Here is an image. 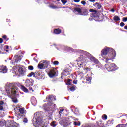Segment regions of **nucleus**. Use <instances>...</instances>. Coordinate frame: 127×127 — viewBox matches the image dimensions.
I'll use <instances>...</instances> for the list:
<instances>
[{
	"mask_svg": "<svg viewBox=\"0 0 127 127\" xmlns=\"http://www.w3.org/2000/svg\"><path fill=\"white\" fill-rule=\"evenodd\" d=\"M115 57H116V52L114 49H112V50L108 53V54L104 57L105 62L106 63H111V62H113L114 59H115Z\"/></svg>",
	"mask_w": 127,
	"mask_h": 127,
	"instance_id": "f257e3e1",
	"label": "nucleus"
},
{
	"mask_svg": "<svg viewBox=\"0 0 127 127\" xmlns=\"http://www.w3.org/2000/svg\"><path fill=\"white\" fill-rule=\"evenodd\" d=\"M105 68L108 72H114L117 70V66L116 64L114 63H108L105 64Z\"/></svg>",
	"mask_w": 127,
	"mask_h": 127,
	"instance_id": "f03ea898",
	"label": "nucleus"
},
{
	"mask_svg": "<svg viewBox=\"0 0 127 127\" xmlns=\"http://www.w3.org/2000/svg\"><path fill=\"white\" fill-rule=\"evenodd\" d=\"M18 71L19 73V76H20V77L26 76L27 70L25 67L22 66L19 67Z\"/></svg>",
	"mask_w": 127,
	"mask_h": 127,
	"instance_id": "7ed1b4c3",
	"label": "nucleus"
},
{
	"mask_svg": "<svg viewBox=\"0 0 127 127\" xmlns=\"http://www.w3.org/2000/svg\"><path fill=\"white\" fill-rule=\"evenodd\" d=\"M76 61H77L78 62H80L82 64L88 63V62H89V59L83 55H80Z\"/></svg>",
	"mask_w": 127,
	"mask_h": 127,
	"instance_id": "20e7f679",
	"label": "nucleus"
},
{
	"mask_svg": "<svg viewBox=\"0 0 127 127\" xmlns=\"http://www.w3.org/2000/svg\"><path fill=\"white\" fill-rule=\"evenodd\" d=\"M112 50V48H107L106 49H104L102 50L101 51V56H107V55L108 54V53L111 52V51Z\"/></svg>",
	"mask_w": 127,
	"mask_h": 127,
	"instance_id": "39448f33",
	"label": "nucleus"
},
{
	"mask_svg": "<svg viewBox=\"0 0 127 127\" xmlns=\"http://www.w3.org/2000/svg\"><path fill=\"white\" fill-rule=\"evenodd\" d=\"M33 80L31 79H27L25 82V85L27 88H28L29 87H32V86H33Z\"/></svg>",
	"mask_w": 127,
	"mask_h": 127,
	"instance_id": "423d86ee",
	"label": "nucleus"
},
{
	"mask_svg": "<svg viewBox=\"0 0 127 127\" xmlns=\"http://www.w3.org/2000/svg\"><path fill=\"white\" fill-rule=\"evenodd\" d=\"M20 60H21V56L15 55L13 58V61L14 62H12V64H13V63H17V62H19Z\"/></svg>",
	"mask_w": 127,
	"mask_h": 127,
	"instance_id": "0eeeda50",
	"label": "nucleus"
},
{
	"mask_svg": "<svg viewBox=\"0 0 127 127\" xmlns=\"http://www.w3.org/2000/svg\"><path fill=\"white\" fill-rule=\"evenodd\" d=\"M83 70L84 71V72H79L78 73V75H80L81 78H83L84 76H85V74L88 73V71H91V68L86 67L85 68H83Z\"/></svg>",
	"mask_w": 127,
	"mask_h": 127,
	"instance_id": "6e6552de",
	"label": "nucleus"
},
{
	"mask_svg": "<svg viewBox=\"0 0 127 127\" xmlns=\"http://www.w3.org/2000/svg\"><path fill=\"white\" fill-rule=\"evenodd\" d=\"M90 60L93 62V63H95L96 64H99L100 62L99 61V60H98L97 58H96L95 57L91 56L89 58Z\"/></svg>",
	"mask_w": 127,
	"mask_h": 127,
	"instance_id": "1a4fd4ad",
	"label": "nucleus"
},
{
	"mask_svg": "<svg viewBox=\"0 0 127 127\" xmlns=\"http://www.w3.org/2000/svg\"><path fill=\"white\" fill-rule=\"evenodd\" d=\"M48 75L50 78H53V77L56 75V72L54 70V69H51Z\"/></svg>",
	"mask_w": 127,
	"mask_h": 127,
	"instance_id": "9d476101",
	"label": "nucleus"
},
{
	"mask_svg": "<svg viewBox=\"0 0 127 127\" xmlns=\"http://www.w3.org/2000/svg\"><path fill=\"white\" fill-rule=\"evenodd\" d=\"M7 72V68H6V66H4L3 65L0 66V73H3V74H5V73Z\"/></svg>",
	"mask_w": 127,
	"mask_h": 127,
	"instance_id": "9b49d317",
	"label": "nucleus"
},
{
	"mask_svg": "<svg viewBox=\"0 0 127 127\" xmlns=\"http://www.w3.org/2000/svg\"><path fill=\"white\" fill-rule=\"evenodd\" d=\"M88 13H89V11L87 10V9H86V8H82L80 15L87 16L88 15Z\"/></svg>",
	"mask_w": 127,
	"mask_h": 127,
	"instance_id": "f8f14e48",
	"label": "nucleus"
},
{
	"mask_svg": "<svg viewBox=\"0 0 127 127\" xmlns=\"http://www.w3.org/2000/svg\"><path fill=\"white\" fill-rule=\"evenodd\" d=\"M91 17H93L94 20H96L97 19H99V15H98V12H94V13H92L91 14Z\"/></svg>",
	"mask_w": 127,
	"mask_h": 127,
	"instance_id": "ddd939ff",
	"label": "nucleus"
},
{
	"mask_svg": "<svg viewBox=\"0 0 127 127\" xmlns=\"http://www.w3.org/2000/svg\"><path fill=\"white\" fill-rule=\"evenodd\" d=\"M70 72H71V70H68V69H65L64 71L63 72H62V74L64 75V76H68V75H70V74H71L70 73Z\"/></svg>",
	"mask_w": 127,
	"mask_h": 127,
	"instance_id": "4468645a",
	"label": "nucleus"
},
{
	"mask_svg": "<svg viewBox=\"0 0 127 127\" xmlns=\"http://www.w3.org/2000/svg\"><path fill=\"white\" fill-rule=\"evenodd\" d=\"M49 62L47 61H44L43 62V65L44 66V69H46L48 67V65H49Z\"/></svg>",
	"mask_w": 127,
	"mask_h": 127,
	"instance_id": "2eb2a0df",
	"label": "nucleus"
},
{
	"mask_svg": "<svg viewBox=\"0 0 127 127\" xmlns=\"http://www.w3.org/2000/svg\"><path fill=\"white\" fill-rule=\"evenodd\" d=\"M53 33H54V34H60V33H61V29L59 28L55 29Z\"/></svg>",
	"mask_w": 127,
	"mask_h": 127,
	"instance_id": "dca6fc26",
	"label": "nucleus"
},
{
	"mask_svg": "<svg viewBox=\"0 0 127 127\" xmlns=\"http://www.w3.org/2000/svg\"><path fill=\"white\" fill-rule=\"evenodd\" d=\"M74 10L75 11H76V12H78V13L81 15V13L82 12V8H80L79 7H75L74 8Z\"/></svg>",
	"mask_w": 127,
	"mask_h": 127,
	"instance_id": "f3484780",
	"label": "nucleus"
},
{
	"mask_svg": "<svg viewBox=\"0 0 127 127\" xmlns=\"http://www.w3.org/2000/svg\"><path fill=\"white\" fill-rule=\"evenodd\" d=\"M21 89L25 93H28V89L25 87L24 85H21Z\"/></svg>",
	"mask_w": 127,
	"mask_h": 127,
	"instance_id": "a211bd4d",
	"label": "nucleus"
},
{
	"mask_svg": "<svg viewBox=\"0 0 127 127\" xmlns=\"http://www.w3.org/2000/svg\"><path fill=\"white\" fill-rule=\"evenodd\" d=\"M38 69H40V70H42V69H45V68H44V66L43 65V63L39 64L38 65Z\"/></svg>",
	"mask_w": 127,
	"mask_h": 127,
	"instance_id": "6ab92c4d",
	"label": "nucleus"
},
{
	"mask_svg": "<svg viewBox=\"0 0 127 127\" xmlns=\"http://www.w3.org/2000/svg\"><path fill=\"white\" fill-rule=\"evenodd\" d=\"M16 89V87L13 86L11 88V93L12 94H13L14 95H15V94L16 93V90H15Z\"/></svg>",
	"mask_w": 127,
	"mask_h": 127,
	"instance_id": "aec40b11",
	"label": "nucleus"
},
{
	"mask_svg": "<svg viewBox=\"0 0 127 127\" xmlns=\"http://www.w3.org/2000/svg\"><path fill=\"white\" fill-rule=\"evenodd\" d=\"M5 125V120H2L0 121V127H3Z\"/></svg>",
	"mask_w": 127,
	"mask_h": 127,
	"instance_id": "412c9836",
	"label": "nucleus"
},
{
	"mask_svg": "<svg viewBox=\"0 0 127 127\" xmlns=\"http://www.w3.org/2000/svg\"><path fill=\"white\" fill-rule=\"evenodd\" d=\"M91 80H92V77H86V81L88 82H87L88 84H91Z\"/></svg>",
	"mask_w": 127,
	"mask_h": 127,
	"instance_id": "4be33fe9",
	"label": "nucleus"
},
{
	"mask_svg": "<svg viewBox=\"0 0 127 127\" xmlns=\"http://www.w3.org/2000/svg\"><path fill=\"white\" fill-rule=\"evenodd\" d=\"M35 77H38V79H41V74L40 73V72H37L35 74Z\"/></svg>",
	"mask_w": 127,
	"mask_h": 127,
	"instance_id": "5701e85b",
	"label": "nucleus"
},
{
	"mask_svg": "<svg viewBox=\"0 0 127 127\" xmlns=\"http://www.w3.org/2000/svg\"><path fill=\"white\" fill-rule=\"evenodd\" d=\"M73 125L74 126H81V122L80 121H74Z\"/></svg>",
	"mask_w": 127,
	"mask_h": 127,
	"instance_id": "b1692460",
	"label": "nucleus"
},
{
	"mask_svg": "<svg viewBox=\"0 0 127 127\" xmlns=\"http://www.w3.org/2000/svg\"><path fill=\"white\" fill-rule=\"evenodd\" d=\"M113 20H115V21H119L120 20V17L118 16H114L113 17Z\"/></svg>",
	"mask_w": 127,
	"mask_h": 127,
	"instance_id": "393cba45",
	"label": "nucleus"
},
{
	"mask_svg": "<svg viewBox=\"0 0 127 127\" xmlns=\"http://www.w3.org/2000/svg\"><path fill=\"white\" fill-rule=\"evenodd\" d=\"M19 112H20L21 115H23L24 114V108H20L19 109Z\"/></svg>",
	"mask_w": 127,
	"mask_h": 127,
	"instance_id": "a878e982",
	"label": "nucleus"
},
{
	"mask_svg": "<svg viewBox=\"0 0 127 127\" xmlns=\"http://www.w3.org/2000/svg\"><path fill=\"white\" fill-rule=\"evenodd\" d=\"M61 1L62 2L63 5H66V3H67V2H68L67 0H61Z\"/></svg>",
	"mask_w": 127,
	"mask_h": 127,
	"instance_id": "bb28decb",
	"label": "nucleus"
},
{
	"mask_svg": "<svg viewBox=\"0 0 127 127\" xmlns=\"http://www.w3.org/2000/svg\"><path fill=\"white\" fill-rule=\"evenodd\" d=\"M53 65L55 66H58V65H59V62L58 61H54V62H52Z\"/></svg>",
	"mask_w": 127,
	"mask_h": 127,
	"instance_id": "cd10ccee",
	"label": "nucleus"
},
{
	"mask_svg": "<svg viewBox=\"0 0 127 127\" xmlns=\"http://www.w3.org/2000/svg\"><path fill=\"white\" fill-rule=\"evenodd\" d=\"M2 37L5 41H8V40H9V38L7 37V36H6V35H3Z\"/></svg>",
	"mask_w": 127,
	"mask_h": 127,
	"instance_id": "c85d7f7f",
	"label": "nucleus"
},
{
	"mask_svg": "<svg viewBox=\"0 0 127 127\" xmlns=\"http://www.w3.org/2000/svg\"><path fill=\"white\" fill-rule=\"evenodd\" d=\"M12 101L13 102V103H15L16 104L17 103H18V100H17V98L14 97L12 98Z\"/></svg>",
	"mask_w": 127,
	"mask_h": 127,
	"instance_id": "c756f323",
	"label": "nucleus"
},
{
	"mask_svg": "<svg viewBox=\"0 0 127 127\" xmlns=\"http://www.w3.org/2000/svg\"><path fill=\"white\" fill-rule=\"evenodd\" d=\"M32 76L35 77V73H34V72H31L27 75V77H32Z\"/></svg>",
	"mask_w": 127,
	"mask_h": 127,
	"instance_id": "7c9ffc66",
	"label": "nucleus"
},
{
	"mask_svg": "<svg viewBox=\"0 0 127 127\" xmlns=\"http://www.w3.org/2000/svg\"><path fill=\"white\" fill-rule=\"evenodd\" d=\"M54 97L52 95H50L48 97V100H49V101H53V99H54Z\"/></svg>",
	"mask_w": 127,
	"mask_h": 127,
	"instance_id": "2f4dec72",
	"label": "nucleus"
},
{
	"mask_svg": "<svg viewBox=\"0 0 127 127\" xmlns=\"http://www.w3.org/2000/svg\"><path fill=\"white\" fill-rule=\"evenodd\" d=\"M102 118L103 120H107V119H108V116H107V115L104 114L102 115Z\"/></svg>",
	"mask_w": 127,
	"mask_h": 127,
	"instance_id": "473e14b6",
	"label": "nucleus"
},
{
	"mask_svg": "<svg viewBox=\"0 0 127 127\" xmlns=\"http://www.w3.org/2000/svg\"><path fill=\"white\" fill-rule=\"evenodd\" d=\"M9 48V47L7 45H6L4 46V50L6 51V52H8L9 51L8 50H6V49H8Z\"/></svg>",
	"mask_w": 127,
	"mask_h": 127,
	"instance_id": "72a5a7b5",
	"label": "nucleus"
},
{
	"mask_svg": "<svg viewBox=\"0 0 127 127\" xmlns=\"http://www.w3.org/2000/svg\"><path fill=\"white\" fill-rule=\"evenodd\" d=\"M70 90L71 92H74L76 90L75 86H72L70 88Z\"/></svg>",
	"mask_w": 127,
	"mask_h": 127,
	"instance_id": "f704fd0d",
	"label": "nucleus"
},
{
	"mask_svg": "<svg viewBox=\"0 0 127 127\" xmlns=\"http://www.w3.org/2000/svg\"><path fill=\"white\" fill-rule=\"evenodd\" d=\"M96 4H97V8L100 9L102 7V5L100 4L99 3H96Z\"/></svg>",
	"mask_w": 127,
	"mask_h": 127,
	"instance_id": "c9c22d12",
	"label": "nucleus"
},
{
	"mask_svg": "<svg viewBox=\"0 0 127 127\" xmlns=\"http://www.w3.org/2000/svg\"><path fill=\"white\" fill-rule=\"evenodd\" d=\"M90 12H92L93 13H94L95 12H98V11L96 10H94L93 9H90L89 10Z\"/></svg>",
	"mask_w": 127,
	"mask_h": 127,
	"instance_id": "e433bc0d",
	"label": "nucleus"
},
{
	"mask_svg": "<svg viewBox=\"0 0 127 127\" xmlns=\"http://www.w3.org/2000/svg\"><path fill=\"white\" fill-rule=\"evenodd\" d=\"M96 69H101V68H102V64H100L99 65H96Z\"/></svg>",
	"mask_w": 127,
	"mask_h": 127,
	"instance_id": "4c0bfd02",
	"label": "nucleus"
},
{
	"mask_svg": "<svg viewBox=\"0 0 127 127\" xmlns=\"http://www.w3.org/2000/svg\"><path fill=\"white\" fill-rule=\"evenodd\" d=\"M71 82H72V80L69 79L67 81V82L66 83V85H71Z\"/></svg>",
	"mask_w": 127,
	"mask_h": 127,
	"instance_id": "58836bf2",
	"label": "nucleus"
},
{
	"mask_svg": "<svg viewBox=\"0 0 127 127\" xmlns=\"http://www.w3.org/2000/svg\"><path fill=\"white\" fill-rule=\"evenodd\" d=\"M62 112H64V109H62L60 110L59 112V114L60 116H61V114H62Z\"/></svg>",
	"mask_w": 127,
	"mask_h": 127,
	"instance_id": "ea45409f",
	"label": "nucleus"
},
{
	"mask_svg": "<svg viewBox=\"0 0 127 127\" xmlns=\"http://www.w3.org/2000/svg\"><path fill=\"white\" fill-rule=\"evenodd\" d=\"M34 68L32 66L30 65L28 66V69L30 70V71H33Z\"/></svg>",
	"mask_w": 127,
	"mask_h": 127,
	"instance_id": "a19ab883",
	"label": "nucleus"
},
{
	"mask_svg": "<svg viewBox=\"0 0 127 127\" xmlns=\"http://www.w3.org/2000/svg\"><path fill=\"white\" fill-rule=\"evenodd\" d=\"M122 21H123V22H126V21H127V17L123 18Z\"/></svg>",
	"mask_w": 127,
	"mask_h": 127,
	"instance_id": "79ce46f5",
	"label": "nucleus"
},
{
	"mask_svg": "<svg viewBox=\"0 0 127 127\" xmlns=\"http://www.w3.org/2000/svg\"><path fill=\"white\" fill-rule=\"evenodd\" d=\"M120 26H121V27H124V26H125V23L121 22L120 24Z\"/></svg>",
	"mask_w": 127,
	"mask_h": 127,
	"instance_id": "37998d69",
	"label": "nucleus"
},
{
	"mask_svg": "<svg viewBox=\"0 0 127 127\" xmlns=\"http://www.w3.org/2000/svg\"><path fill=\"white\" fill-rule=\"evenodd\" d=\"M23 122H24V123H27V122H28V120H27V118H24Z\"/></svg>",
	"mask_w": 127,
	"mask_h": 127,
	"instance_id": "c03bdc74",
	"label": "nucleus"
},
{
	"mask_svg": "<svg viewBox=\"0 0 127 127\" xmlns=\"http://www.w3.org/2000/svg\"><path fill=\"white\" fill-rule=\"evenodd\" d=\"M4 104V102L3 101H0V106H2Z\"/></svg>",
	"mask_w": 127,
	"mask_h": 127,
	"instance_id": "a18cd8bd",
	"label": "nucleus"
},
{
	"mask_svg": "<svg viewBox=\"0 0 127 127\" xmlns=\"http://www.w3.org/2000/svg\"><path fill=\"white\" fill-rule=\"evenodd\" d=\"M3 110V106L0 105V111H2Z\"/></svg>",
	"mask_w": 127,
	"mask_h": 127,
	"instance_id": "49530a36",
	"label": "nucleus"
},
{
	"mask_svg": "<svg viewBox=\"0 0 127 127\" xmlns=\"http://www.w3.org/2000/svg\"><path fill=\"white\" fill-rule=\"evenodd\" d=\"M81 4H83V5H85V4H86V1H82L81 2Z\"/></svg>",
	"mask_w": 127,
	"mask_h": 127,
	"instance_id": "de8ad7c7",
	"label": "nucleus"
},
{
	"mask_svg": "<svg viewBox=\"0 0 127 127\" xmlns=\"http://www.w3.org/2000/svg\"><path fill=\"white\" fill-rule=\"evenodd\" d=\"M29 90H30V91H32V92H34V90H33V89H32V87H31V86L29 87Z\"/></svg>",
	"mask_w": 127,
	"mask_h": 127,
	"instance_id": "09e8293b",
	"label": "nucleus"
},
{
	"mask_svg": "<svg viewBox=\"0 0 127 127\" xmlns=\"http://www.w3.org/2000/svg\"><path fill=\"white\" fill-rule=\"evenodd\" d=\"M8 87H9V88H10V87H13V84L11 83H9Z\"/></svg>",
	"mask_w": 127,
	"mask_h": 127,
	"instance_id": "8fccbe9b",
	"label": "nucleus"
},
{
	"mask_svg": "<svg viewBox=\"0 0 127 127\" xmlns=\"http://www.w3.org/2000/svg\"><path fill=\"white\" fill-rule=\"evenodd\" d=\"M78 64V67L79 68H82L83 67V65L81 64Z\"/></svg>",
	"mask_w": 127,
	"mask_h": 127,
	"instance_id": "3c124183",
	"label": "nucleus"
},
{
	"mask_svg": "<svg viewBox=\"0 0 127 127\" xmlns=\"http://www.w3.org/2000/svg\"><path fill=\"white\" fill-rule=\"evenodd\" d=\"M3 42V39L2 38H0V43L1 44Z\"/></svg>",
	"mask_w": 127,
	"mask_h": 127,
	"instance_id": "603ef678",
	"label": "nucleus"
},
{
	"mask_svg": "<svg viewBox=\"0 0 127 127\" xmlns=\"http://www.w3.org/2000/svg\"><path fill=\"white\" fill-rule=\"evenodd\" d=\"M120 1H121V2H126L127 1V0H119Z\"/></svg>",
	"mask_w": 127,
	"mask_h": 127,
	"instance_id": "864d4df0",
	"label": "nucleus"
},
{
	"mask_svg": "<svg viewBox=\"0 0 127 127\" xmlns=\"http://www.w3.org/2000/svg\"><path fill=\"white\" fill-rule=\"evenodd\" d=\"M74 2H80V0H73Z\"/></svg>",
	"mask_w": 127,
	"mask_h": 127,
	"instance_id": "5fc2aeb1",
	"label": "nucleus"
},
{
	"mask_svg": "<svg viewBox=\"0 0 127 127\" xmlns=\"http://www.w3.org/2000/svg\"><path fill=\"white\" fill-rule=\"evenodd\" d=\"M2 51V46H0V52Z\"/></svg>",
	"mask_w": 127,
	"mask_h": 127,
	"instance_id": "6e6d98bb",
	"label": "nucleus"
},
{
	"mask_svg": "<svg viewBox=\"0 0 127 127\" xmlns=\"http://www.w3.org/2000/svg\"><path fill=\"white\" fill-rule=\"evenodd\" d=\"M89 1H90V2H95L96 0H89Z\"/></svg>",
	"mask_w": 127,
	"mask_h": 127,
	"instance_id": "4d7b16f0",
	"label": "nucleus"
},
{
	"mask_svg": "<svg viewBox=\"0 0 127 127\" xmlns=\"http://www.w3.org/2000/svg\"><path fill=\"white\" fill-rule=\"evenodd\" d=\"M73 84H74L75 85H76V84H77V81L74 80V81H73Z\"/></svg>",
	"mask_w": 127,
	"mask_h": 127,
	"instance_id": "13d9d810",
	"label": "nucleus"
},
{
	"mask_svg": "<svg viewBox=\"0 0 127 127\" xmlns=\"http://www.w3.org/2000/svg\"><path fill=\"white\" fill-rule=\"evenodd\" d=\"M83 52H84V53H85L86 54H87V55H90V53H88L87 52L83 51Z\"/></svg>",
	"mask_w": 127,
	"mask_h": 127,
	"instance_id": "bf43d9fd",
	"label": "nucleus"
},
{
	"mask_svg": "<svg viewBox=\"0 0 127 127\" xmlns=\"http://www.w3.org/2000/svg\"><path fill=\"white\" fill-rule=\"evenodd\" d=\"M112 12H115V9L114 8L111 9Z\"/></svg>",
	"mask_w": 127,
	"mask_h": 127,
	"instance_id": "052dcab7",
	"label": "nucleus"
},
{
	"mask_svg": "<svg viewBox=\"0 0 127 127\" xmlns=\"http://www.w3.org/2000/svg\"><path fill=\"white\" fill-rule=\"evenodd\" d=\"M124 29H126V30H127V25L124 27Z\"/></svg>",
	"mask_w": 127,
	"mask_h": 127,
	"instance_id": "680f3d73",
	"label": "nucleus"
},
{
	"mask_svg": "<svg viewBox=\"0 0 127 127\" xmlns=\"http://www.w3.org/2000/svg\"><path fill=\"white\" fill-rule=\"evenodd\" d=\"M52 126L53 127H56V124H55L54 123H53Z\"/></svg>",
	"mask_w": 127,
	"mask_h": 127,
	"instance_id": "e2e57ef3",
	"label": "nucleus"
},
{
	"mask_svg": "<svg viewBox=\"0 0 127 127\" xmlns=\"http://www.w3.org/2000/svg\"><path fill=\"white\" fill-rule=\"evenodd\" d=\"M89 20H90V21H92L93 20V18H89Z\"/></svg>",
	"mask_w": 127,
	"mask_h": 127,
	"instance_id": "0e129e2a",
	"label": "nucleus"
},
{
	"mask_svg": "<svg viewBox=\"0 0 127 127\" xmlns=\"http://www.w3.org/2000/svg\"><path fill=\"white\" fill-rule=\"evenodd\" d=\"M76 7H81V5H76Z\"/></svg>",
	"mask_w": 127,
	"mask_h": 127,
	"instance_id": "69168bd1",
	"label": "nucleus"
},
{
	"mask_svg": "<svg viewBox=\"0 0 127 127\" xmlns=\"http://www.w3.org/2000/svg\"><path fill=\"white\" fill-rule=\"evenodd\" d=\"M57 1H60V0H56Z\"/></svg>",
	"mask_w": 127,
	"mask_h": 127,
	"instance_id": "338daca9",
	"label": "nucleus"
},
{
	"mask_svg": "<svg viewBox=\"0 0 127 127\" xmlns=\"http://www.w3.org/2000/svg\"><path fill=\"white\" fill-rule=\"evenodd\" d=\"M53 8H56V7H52Z\"/></svg>",
	"mask_w": 127,
	"mask_h": 127,
	"instance_id": "774afa93",
	"label": "nucleus"
}]
</instances>
